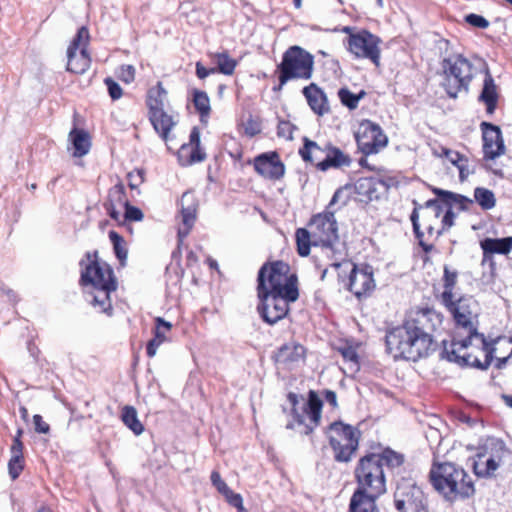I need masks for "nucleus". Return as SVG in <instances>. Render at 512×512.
I'll return each mask as SVG.
<instances>
[{
	"instance_id": "33",
	"label": "nucleus",
	"mask_w": 512,
	"mask_h": 512,
	"mask_svg": "<svg viewBox=\"0 0 512 512\" xmlns=\"http://www.w3.org/2000/svg\"><path fill=\"white\" fill-rule=\"evenodd\" d=\"M438 155L439 157L446 158L449 163L457 167L460 181H465L468 176L473 173V170L469 167L468 159L459 152L441 147L440 153Z\"/></svg>"
},
{
	"instance_id": "56",
	"label": "nucleus",
	"mask_w": 512,
	"mask_h": 512,
	"mask_svg": "<svg viewBox=\"0 0 512 512\" xmlns=\"http://www.w3.org/2000/svg\"><path fill=\"white\" fill-rule=\"evenodd\" d=\"M244 130L246 135L252 137L260 132V127L255 121L249 119L244 125Z\"/></svg>"
},
{
	"instance_id": "44",
	"label": "nucleus",
	"mask_w": 512,
	"mask_h": 512,
	"mask_svg": "<svg viewBox=\"0 0 512 512\" xmlns=\"http://www.w3.org/2000/svg\"><path fill=\"white\" fill-rule=\"evenodd\" d=\"M89 39L90 35L88 28L86 26H81L80 28H78L76 34L71 40L67 48V52L73 53L75 51H78L84 45H86V48L88 49Z\"/></svg>"
},
{
	"instance_id": "7",
	"label": "nucleus",
	"mask_w": 512,
	"mask_h": 512,
	"mask_svg": "<svg viewBox=\"0 0 512 512\" xmlns=\"http://www.w3.org/2000/svg\"><path fill=\"white\" fill-rule=\"evenodd\" d=\"M257 293L262 295H285L298 299L297 277L290 273V267L283 261L265 263L258 272Z\"/></svg>"
},
{
	"instance_id": "50",
	"label": "nucleus",
	"mask_w": 512,
	"mask_h": 512,
	"mask_svg": "<svg viewBox=\"0 0 512 512\" xmlns=\"http://www.w3.org/2000/svg\"><path fill=\"white\" fill-rule=\"evenodd\" d=\"M34 430L38 434H48L50 432V425L43 420L40 414L33 416Z\"/></svg>"
},
{
	"instance_id": "42",
	"label": "nucleus",
	"mask_w": 512,
	"mask_h": 512,
	"mask_svg": "<svg viewBox=\"0 0 512 512\" xmlns=\"http://www.w3.org/2000/svg\"><path fill=\"white\" fill-rule=\"evenodd\" d=\"M193 103L196 110L200 113L201 121L209 116L210 113V100L208 95L199 90H194Z\"/></svg>"
},
{
	"instance_id": "36",
	"label": "nucleus",
	"mask_w": 512,
	"mask_h": 512,
	"mask_svg": "<svg viewBox=\"0 0 512 512\" xmlns=\"http://www.w3.org/2000/svg\"><path fill=\"white\" fill-rule=\"evenodd\" d=\"M457 278L458 273L456 270H451L448 266L444 267L443 292L440 296L441 303L450 302V299L456 296L454 293V288L457 284Z\"/></svg>"
},
{
	"instance_id": "32",
	"label": "nucleus",
	"mask_w": 512,
	"mask_h": 512,
	"mask_svg": "<svg viewBox=\"0 0 512 512\" xmlns=\"http://www.w3.org/2000/svg\"><path fill=\"white\" fill-rule=\"evenodd\" d=\"M305 355V348L298 343H288L281 346L276 354V362L292 365L301 361Z\"/></svg>"
},
{
	"instance_id": "18",
	"label": "nucleus",
	"mask_w": 512,
	"mask_h": 512,
	"mask_svg": "<svg viewBox=\"0 0 512 512\" xmlns=\"http://www.w3.org/2000/svg\"><path fill=\"white\" fill-rule=\"evenodd\" d=\"M491 454L485 458V455H479L478 460L474 462V473L479 477H490L498 469L504 454L506 453L505 445L502 441L492 439L489 443Z\"/></svg>"
},
{
	"instance_id": "12",
	"label": "nucleus",
	"mask_w": 512,
	"mask_h": 512,
	"mask_svg": "<svg viewBox=\"0 0 512 512\" xmlns=\"http://www.w3.org/2000/svg\"><path fill=\"white\" fill-rule=\"evenodd\" d=\"M329 267L332 269H342L349 273L346 287L358 298L371 292L375 288L373 271L370 266L357 267L348 257L343 260H334L328 263L321 272V279L324 280Z\"/></svg>"
},
{
	"instance_id": "29",
	"label": "nucleus",
	"mask_w": 512,
	"mask_h": 512,
	"mask_svg": "<svg viewBox=\"0 0 512 512\" xmlns=\"http://www.w3.org/2000/svg\"><path fill=\"white\" fill-rule=\"evenodd\" d=\"M91 65V57L86 45L81 47L79 53L77 51L67 52L66 70L69 73L81 75L85 73Z\"/></svg>"
},
{
	"instance_id": "62",
	"label": "nucleus",
	"mask_w": 512,
	"mask_h": 512,
	"mask_svg": "<svg viewBox=\"0 0 512 512\" xmlns=\"http://www.w3.org/2000/svg\"><path fill=\"white\" fill-rule=\"evenodd\" d=\"M342 355L345 359L349 361L356 362L357 361V353L353 348H346L342 351Z\"/></svg>"
},
{
	"instance_id": "21",
	"label": "nucleus",
	"mask_w": 512,
	"mask_h": 512,
	"mask_svg": "<svg viewBox=\"0 0 512 512\" xmlns=\"http://www.w3.org/2000/svg\"><path fill=\"white\" fill-rule=\"evenodd\" d=\"M433 192L440 198L441 205H447L449 208L446 210L442 224L443 229H448L453 226L455 214L452 211L453 206H459L461 210H466L473 203V200L453 192L445 191L439 188H435Z\"/></svg>"
},
{
	"instance_id": "60",
	"label": "nucleus",
	"mask_w": 512,
	"mask_h": 512,
	"mask_svg": "<svg viewBox=\"0 0 512 512\" xmlns=\"http://www.w3.org/2000/svg\"><path fill=\"white\" fill-rule=\"evenodd\" d=\"M325 401L330 404L333 408L337 407V396L336 393L332 390H326L324 392Z\"/></svg>"
},
{
	"instance_id": "4",
	"label": "nucleus",
	"mask_w": 512,
	"mask_h": 512,
	"mask_svg": "<svg viewBox=\"0 0 512 512\" xmlns=\"http://www.w3.org/2000/svg\"><path fill=\"white\" fill-rule=\"evenodd\" d=\"M339 194L340 190L334 193L327 209L337 202ZM295 236L300 256H308L311 246H319L329 263L348 257L346 244L339 240L338 223L332 211L326 210L314 215L308 228H298Z\"/></svg>"
},
{
	"instance_id": "22",
	"label": "nucleus",
	"mask_w": 512,
	"mask_h": 512,
	"mask_svg": "<svg viewBox=\"0 0 512 512\" xmlns=\"http://www.w3.org/2000/svg\"><path fill=\"white\" fill-rule=\"evenodd\" d=\"M206 158V153L200 146V131L193 127L189 136V143L181 145L178 151V161L182 166H189L197 162H202Z\"/></svg>"
},
{
	"instance_id": "11",
	"label": "nucleus",
	"mask_w": 512,
	"mask_h": 512,
	"mask_svg": "<svg viewBox=\"0 0 512 512\" xmlns=\"http://www.w3.org/2000/svg\"><path fill=\"white\" fill-rule=\"evenodd\" d=\"M442 86L451 98L467 92L473 78V66L462 55L445 58L442 61Z\"/></svg>"
},
{
	"instance_id": "15",
	"label": "nucleus",
	"mask_w": 512,
	"mask_h": 512,
	"mask_svg": "<svg viewBox=\"0 0 512 512\" xmlns=\"http://www.w3.org/2000/svg\"><path fill=\"white\" fill-rule=\"evenodd\" d=\"M380 43V38L367 30H361L348 37L349 51L357 58L371 60L377 66L380 62Z\"/></svg>"
},
{
	"instance_id": "53",
	"label": "nucleus",
	"mask_w": 512,
	"mask_h": 512,
	"mask_svg": "<svg viewBox=\"0 0 512 512\" xmlns=\"http://www.w3.org/2000/svg\"><path fill=\"white\" fill-rule=\"evenodd\" d=\"M226 501L233 507L238 508L243 505L242 496L238 493H234L231 489L223 495Z\"/></svg>"
},
{
	"instance_id": "31",
	"label": "nucleus",
	"mask_w": 512,
	"mask_h": 512,
	"mask_svg": "<svg viewBox=\"0 0 512 512\" xmlns=\"http://www.w3.org/2000/svg\"><path fill=\"white\" fill-rule=\"evenodd\" d=\"M380 496L354 491L349 504V512H379L376 500Z\"/></svg>"
},
{
	"instance_id": "63",
	"label": "nucleus",
	"mask_w": 512,
	"mask_h": 512,
	"mask_svg": "<svg viewBox=\"0 0 512 512\" xmlns=\"http://www.w3.org/2000/svg\"><path fill=\"white\" fill-rule=\"evenodd\" d=\"M120 418H121V421L123 422V424L126 427H128V420H129V417H128V404L122 406Z\"/></svg>"
},
{
	"instance_id": "9",
	"label": "nucleus",
	"mask_w": 512,
	"mask_h": 512,
	"mask_svg": "<svg viewBox=\"0 0 512 512\" xmlns=\"http://www.w3.org/2000/svg\"><path fill=\"white\" fill-rule=\"evenodd\" d=\"M288 401L292 406L293 421L288 422L287 429L300 428L301 434L308 435L319 424L321 419L322 400L315 391H310L308 399L298 397L295 393H289Z\"/></svg>"
},
{
	"instance_id": "3",
	"label": "nucleus",
	"mask_w": 512,
	"mask_h": 512,
	"mask_svg": "<svg viewBox=\"0 0 512 512\" xmlns=\"http://www.w3.org/2000/svg\"><path fill=\"white\" fill-rule=\"evenodd\" d=\"M79 286L85 301L98 313L113 316V295L118 289V279L113 267L99 258L97 250L87 251L79 261Z\"/></svg>"
},
{
	"instance_id": "54",
	"label": "nucleus",
	"mask_w": 512,
	"mask_h": 512,
	"mask_svg": "<svg viewBox=\"0 0 512 512\" xmlns=\"http://www.w3.org/2000/svg\"><path fill=\"white\" fill-rule=\"evenodd\" d=\"M23 450H24V444H23L22 439H18V437H13L12 445L10 447L11 455L24 456Z\"/></svg>"
},
{
	"instance_id": "17",
	"label": "nucleus",
	"mask_w": 512,
	"mask_h": 512,
	"mask_svg": "<svg viewBox=\"0 0 512 512\" xmlns=\"http://www.w3.org/2000/svg\"><path fill=\"white\" fill-rule=\"evenodd\" d=\"M258 298V311L263 320L271 325L283 319L288 313L289 303L297 300L289 299L285 295H262Z\"/></svg>"
},
{
	"instance_id": "35",
	"label": "nucleus",
	"mask_w": 512,
	"mask_h": 512,
	"mask_svg": "<svg viewBox=\"0 0 512 512\" xmlns=\"http://www.w3.org/2000/svg\"><path fill=\"white\" fill-rule=\"evenodd\" d=\"M155 336L147 344V354L154 356L157 348L167 340V333L172 329V324L161 317L156 318Z\"/></svg>"
},
{
	"instance_id": "13",
	"label": "nucleus",
	"mask_w": 512,
	"mask_h": 512,
	"mask_svg": "<svg viewBox=\"0 0 512 512\" xmlns=\"http://www.w3.org/2000/svg\"><path fill=\"white\" fill-rule=\"evenodd\" d=\"M359 431L351 425L333 422L329 425L327 436L338 462H349L359 445Z\"/></svg>"
},
{
	"instance_id": "38",
	"label": "nucleus",
	"mask_w": 512,
	"mask_h": 512,
	"mask_svg": "<svg viewBox=\"0 0 512 512\" xmlns=\"http://www.w3.org/2000/svg\"><path fill=\"white\" fill-rule=\"evenodd\" d=\"M413 204L415 205L412 214L410 216V220L413 225V231L415 233V236L418 240L419 245L423 248L425 252H430L432 250V245L425 242L424 237L425 233L421 231L420 224H419V209L422 208L420 204H418L416 201H413Z\"/></svg>"
},
{
	"instance_id": "49",
	"label": "nucleus",
	"mask_w": 512,
	"mask_h": 512,
	"mask_svg": "<svg viewBox=\"0 0 512 512\" xmlns=\"http://www.w3.org/2000/svg\"><path fill=\"white\" fill-rule=\"evenodd\" d=\"M277 135L287 140H291L293 138L292 124L288 121H280L277 127Z\"/></svg>"
},
{
	"instance_id": "25",
	"label": "nucleus",
	"mask_w": 512,
	"mask_h": 512,
	"mask_svg": "<svg viewBox=\"0 0 512 512\" xmlns=\"http://www.w3.org/2000/svg\"><path fill=\"white\" fill-rule=\"evenodd\" d=\"M483 251V260H491L493 254L507 255L512 251V236L505 238H485L480 242Z\"/></svg>"
},
{
	"instance_id": "19",
	"label": "nucleus",
	"mask_w": 512,
	"mask_h": 512,
	"mask_svg": "<svg viewBox=\"0 0 512 512\" xmlns=\"http://www.w3.org/2000/svg\"><path fill=\"white\" fill-rule=\"evenodd\" d=\"M254 168L260 176L269 180H279L285 174V165L275 151L262 153L255 157Z\"/></svg>"
},
{
	"instance_id": "64",
	"label": "nucleus",
	"mask_w": 512,
	"mask_h": 512,
	"mask_svg": "<svg viewBox=\"0 0 512 512\" xmlns=\"http://www.w3.org/2000/svg\"><path fill=\"white\" fill-rule=\"evenodd\" d=\"M337 273L338 279L343 282L345 285L348 282L349 273H345V270L342 269H334Z\"/></svg>"
},
{
	"instance_id": "27",
	"label": "nucleus",
	"mask_w": 512,
	"mask_h": 512,
	"mask_svg": "<svg viewBox=\"0 0 512 512\" xmlns=\"http://www.w3.org/2000/svg\"><path fill=\"white\" fill-rule=\"evenodd\" d=\"M498 98L499 94L497 85L495 84L489 69H486L483 88L478 100L486 105V112L491 115L495 112Z\"/></svg>"
},
{
	"instance_id": "51",
	"label": "nucleus",
	"mask_w": 512,
	"mask_h": 512,
	"mask_svg": "<svg viewBox=\"0 0 512 512\" xmlns=\"http://www.w3.org/2000/svg\"><path fill=\"white\" fill-rule=\"evenodd\" d=\"M211 482L216 487L219 493L224 495L226 492L230 490L227 484L222 480L220 474L217 471H213L211 473Z\"/></svg>"
},
{
	"instance_id": "5",
	"label": "nucleus",
	"mask_w": 512,
	"mask_h": 512,
	"mask_svg": "<svg viewBox=\"0 0 512 512\" xmlns=\"http://www.w3.org/2000/svg\"><path fill=\"white\" fill-rule=\"evenodd\" d=\"M403 463L404 456L391 449L363 456L355 469L357 481L355 491L381 496L386 492L384 465L390 470H399Z\"/></svg>"
},
{
	"instance_id": "48",
	"label": "nucleus",
	"mask_w": 512,
	"mask_h": 512,
	"mask_svg": "<svg viewBox=\"0 0 512 512\" xmlns=\"http://www.w3.org/2000/svg\"><path fill=\"white\" fill-rule=\"evenodd\" d=\"M130 430L133 431L134 434L140 435L144 431L143 424L137 418L136 409L130 406Z\"/></svg>"
},
{
	"instance_id": "37",
	"label": "nucleus",
	"mask_w": 512,
	"mask_h": 512,
	"mask_svg": "<svg viewBox=\"0 0 512 512\" xmlns=\"http://www.w3.org/2000/svg\"><path fill=\"white\" fill-rule=\"evenodd\" d=\"M425 208L432 210L431 215H427V214L424 215V227L426 229L427 234L429 236H433V234H434V225L430 221V218H434L435 220H437L439 218L440 214L443 211V206L441 205L439 200H437V199H430V200L426 201Z\"/></svg>"
},
{
	"instance_id": "47",
	"label": "nucleus",
	"mask_w": 512,
	"mask_h": 512,
	"mask_svg": "<svg viewBox=\"0 0 512 512\" xmlns=\"http://www.w3.org/2000/svg\"><path fill=\"white\" fill-rule=\"evenodd\" d=\"M465 21L468 24H470L471 26L481 28V29H485L489 26V21L486 18H484L481 15L474 14V13L466 15Z\"/></svg>"
},
{
	"instance_id": "41",
	"label": "nucleus",
	"mask_w": 512,
	"mask_h": 512,
	"mask_svg": "<svg viewBox=\"0 0 512 512\" xmlns=\"http://www.w3.org/2000/svg\"><path fill=\"white\" fill-rule=\"evenodd\" d=\"M366 95L364 90H361L358 94L352 93L348 88H341L338 91V96L341 103L349 108L350 110H354L358 107L359 101L363 99Z\"/></svg>"
},
{
	"instance_id": "39",
	"label": "nucleus",
	"mask_w": 512,
	"mask_h": 512,
	"mask_svg": "<svg viewBox=\"0 0 512 512\" xmlns=\"http://www.w3.org/2000/svg\"><path fill=\"white\" fill-rule=\"evenodd\" d=\"M108 235L113 245L115 257L119 260L120 265L124 266L127 259V250L124 247V237L114 230H110Z\"/></svg>"
},
{
	"instance_id": "1",
	"label": "nucleus",
	"mask_w": 512,
	"mask_h": 512,
	"mask_svg": "<svg viewBox=\"0 0 512 512\" xmlns=\"http://www.w3.org/2000/svg\"><path fill=\"white\" fill-rule=\"evenodd\" d=\"M456 323V334L451 349H445L447 359L460 365L487 369L493 359L494 348L483 334L477 332L474 320L477 317V302L472 296L463 295L442 302Z\"/></svg>"
},
{
	"instance_id": "20",
	"label": "nucleus",
	"mask_w": 512,
	"mask_h": 512,
	"mask_svg": "<svg viewBox=\"0 0 512 512\" xmlns=\"http://www.w3.org/2000/svg\"><path fill=\"white\" fill-rule=\"evenodd\" d=\"M483 133V152L486 159H495L504 154L505 146L498 126L488 122L481 123Z\"/></svg>"
},
{
	"instance_id": "52",
	"label": "nucleus",
	"mask_w": 512,
	"mask_h": 512,
	"mask_svg": "<svg viewBox=\"0 0 512 512\" xmlns=\"http://www.w3.org/2000/svg\"><path fill=\"white\" fill-rule=\"evenodd\" d=\"M144 175L145 171L143 169H136L135 172H130V190L135 189L144 182Z\"/></svg>"
},
{
	"instance_id": "6",
	"label": "nucleus",
	"mask_w": 512,
	"mask_h": 512,
	"mask_svg": "<svg viewBox=\"0 0 512 512\" xmlns=\"http://www.w3.org/2000/svg\"><path fill=\"white\" fill-rule=\"evenodd\" d=\"M429 477L435 490L448 501L469 498L475 493L472 479L462 467L454 463L434 464Z\"/></svg>"
},
{
	"instance_id": "45",
	"label": "nucleus",
	"mask_w": 512,
	"mask_h": 512,
	"mask_svg": "<svg viewBox=\"0 0 512 512\" xmlns=\"http://www.w3.org/2000/svg\"><path fill=\"white\" fill-rule=\"evenodd\" d=\"M25 468L24 456L11 455L8 461V473L12 480H16L20 477L21 473Z\"/></svg>"
},
{
	"instance_id": "26",
	"label": "nucleus",
	"mask_w": 512,
	"mask_h": 512,
	"mask_svg": "<svg viewBox=\"0 0 512 512\" xmlns=\"http://www.w3.org/2000/svg\"><path fill=\"white\" fill-rule=\"evenodd\" d=\"M68 139L72 146L73 157L81 158L89 153L92 143L87 130L74 125L69 132Z\"/></svg>"
},
{
	"instance_id": "14",
	"label": "nucleus",
	"mask_w": 512,
	"mask_h": 512,
	"mask_svg": "<svg viewBox=\"0 0 512 512\" xmlns=\"http://www.w3.org/2000/svg\"><path fill=\"white\" fill-rule=\"evenodd\" d=\"M394 502L399 512H425L424 493L412 478L402 477L396 481Z\"/></svg>"
},
{
	"instance_id": "16",
	"label": "nucleus",
	"mask_w": 512,
	"mask_h": 512,
	"mask_svg": "<svg viewBox=\"0 0 512 512\" xmlns=\"http://www.w3.org/2000/svg\"><path fill=\"white\" fill-rule=\"evenodd\" d=\"M358 148L365 155L378 153L388 143L387 136L378 124L365 120L360 124L356 133Z\"/></svg>"
},
{
	"instance_id": "8",
	"label": "nucleus",
	"mask_w": 512,
	"mask_h": 512,
	"mask_svg": "<svg viewBox=\"0 0 512 512\" xmlns=\"http://www.w3.org/2000/svg\"><path fill=\"white\" fill-rule=\"evenodd\" d=\"M146 104L150 123L155 132L168 145L171 140L170 133L178 122V115L172 110L166 109L167 91L161 82L148 90Z\"/></svg>"
},
{
	"instance_id": "34",
	"label": "nucleus",
	"mask_w": 512,
	"mask_h": 512,
	"mask_svg": "<svg viewBox=\"0 0 512 512\" xmlns=\"http://www.w3.org/2000/svg\"><path fill=\"white\" fill-rule=\"evenodd\" d=\"M328 147H331V144L326 143L324 146H320L315 141L305 138L304 146L300 149V155L304 161L316 162L317 164L326 156Z\"/></svg>"
},
{
	"instance_id": "61",
	"label": "nucleus",
	"mask_w": 512,
	"mask_h": 512,
	"mask_svg": "<svg viewBox=\"0 0 512 512\" xmlns=\"http://www.w3.org/2000/svg\"><path fill=\"white\" fill-rule=\"evenodd\" d=\"M144 215L143 212L135 206L130 205V222L131 221H141Z\"/></svg>"
},
{
	"instance_id": "30",
	"label": "nucleus",
	"mask_w": 512,
	"mask_h": 512,
	"mask_svg": "<svg viewBox=\"0 0 512 512\" xmlns=\"http://www.w3.org/2000/svg\"><path fill=\"white\" fill-rule=\"evenodd\" d=\"M351 162L352 160L349 155L331 145V147H328L327 154L323 160L317 163V168L321 171H326L329 168L349 167Z\"/></svg>"
},
{
	"instance_id": "57",
	"label": "nucleus",
	"mask_w": 512,
	"mask_h": 512,
	"mask_svg": "<svg viewBox=\"0 0 512 512\" xmlns=\"http://www.w3.org/2000/svg\"><path fill=\"white\" fill-rule=\"evenodd\" d=\"M214 73H216V68L207 69L200 62L196 63V75L198 76V78L204 79L210 74Z\"/></svg>"
},
{
	"instance_id": "58",
	"label": "nucleus",
	"mask_w": 512,
	"mask_h": 512,
	"mask_svg": "<svg viewBox=\"0 0 512 512\" xmlns=\"http://www.w3.org/2000/svg\"><path fill=\"white\" fill-rule=\"evenodd\" d=\"M27 350H28L30 356L34 359V361L38 362L39 355H40V349L35 344V341L33 339H29L27 341Z\"/></svg>"
},
{
	"instance_id": "46",
	"label": "nucleus",
	"mask_w": 512,
	"mask_h": 512,
	"mask_svg": "<svg viewBox=\"0 0 512 512\" xmlns=\"http://www.w3.org/2000/svg\"><path fill=\"white\" fill-rule=\"evenodd\" d=\"M104 83L107 87L108 94L113 101L120 99L123 95V89L120 84L112 77H106Z\"/></svg>"
},
{
	"instance_id": "2",
	"label": "nucleus",
	"mask_w": 512,
	"mask_h": 512,
	"mask_svg": "<svg viewBox=\"0 0 512 512\" xmlns=\"http://www.w3.org/2000/svg\"><path fill=\"white\" fill-rule=\"evenodd\" d=\"M442 315L433 309L416 311L402 326L386 335V346L393 358L417 361L429 354L432 333L441 325Z\"/></svg>"
},
{
	"instance_id": "59",
	"label": "nucleus",
	"mask_w": 512,
	"mask_h": 512,
	"mask_svg": "<svg viewBox=\"0 0 512 512\" xmlns=\"http://www.w3.org/2000/svg\"><path fill=\"white\" fill-rule=\"evenodd\" d=\"M0 290L3 294L8 297V300L13 304H16L19 301V298L16 292L10 288H8L5 284L0 285Z\"/></svg>"
},
{
	"instance_id": "28",
	"label": "nucleus",
	"mask_w": 512,
	"mask_h": 512,
	"mask_svg": "<svg viewBox=\"0 0 512 512\" xmlns=\"http://www.w3.org/2000/svg\"><path fill=\"white\" fill-rule=\"evenodd\" d=\"M113 205L122 209V226H128V198H126L125 186L121 180L110 188L107 201L104 206Z\"/></svg>"
},
{
	"instance_id": "40",
	"label": "nucleus",
	"mask_w": 512,
	"mask_h": 512,
	"mask_svg": "<svg viewBox=\"0 0 512 512\" xmlns=\"http://www.w3.org/2000/svg\"><path fill=\"white\" fill-rule=\"evenodd\" d=\"M217 65L216 72L219 71L225 75H232L237 65L236 60L232 59L226 52L216 53L213 56Z\"/></svg>"
},
{
	"instance_id": "24",
	"label": "nucleus",
	"mask_w": 512,
	"mask_h": 512,
	"mask_svg": "<svg viewBox=\"0 0 512 512\" xmlns=\"http://www.w3.org/2000/svg\"><path fill=\"white\" fill-rule=\"evenodd\" d=\"M302 92L314 113L322 116L330 111L327 96L317 84L310 83Z\"/></svg>"
},
{
	"instance_id": "43",
	"label": "nucleus",
	"mask_w": 512,
	"mask_h": 512,
	"mask_svg": "<svg viewBox=\"0 0 512 512\" xmlns=\"http://www.w3.org/2000/svg\"><path fill=\"white\" fill-rule=\"evenodd\" d=\"M474 198L484 210L492 209L496 203L494 193L491 190L482 187H477L474 190Z\"/></svg>"
},
{
	"instance_id": "10",
	"label": "nucleus",
	"mask_w": 512,
	"mask_h": 512,
	"mask_svg": "<svg viewBox=\"0 0 512 512\" xmlns=\"http://www.w3.org/2000/svg\"><path fill=\"white\" fill-rule=\"evenodd\" d=\"M277 69L280 87L292 79L309 80L313 75L314 56L298 45L291 46L284 52Z\"/></svg>"
},
{
	"instance_id": "23",
	"label": "nucleus",
	"mask_w": 512,
	"mask_h": 512,
	"mask_svg": "<svg viewBox=\"0 0 512 512\" xmlns=\"http://www.w3.org/2000/svg\"><path fill=\"white\" fill-rule=\"evenodd\" d=\"M197 204L195 197L184 193L181 197V225L178 228L179 242L189 234L196 220Z\"/></svg>"
},
{
	"instance_id": "55",
	"label": "nucleus",
	"mask_w": 512,
	"mask_h": 512,
	"mask_svg": "<svg viewBox=\"0 0 512 512\" xmlns=\"http://www.w3.org/2000/svg\"><path fill=\"white\" fill-rule=\"evenodd\" d=\"M104 208L111 219L122 225V211L118 209L119 207L111 204L110 206H104Z\"/></svg>"
}]
</instances>
